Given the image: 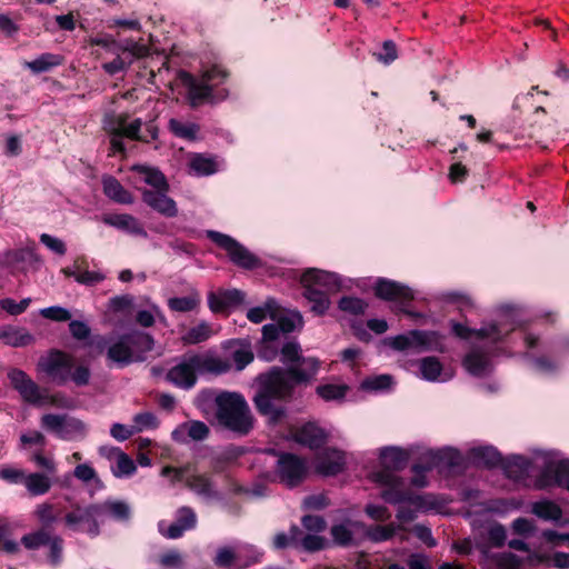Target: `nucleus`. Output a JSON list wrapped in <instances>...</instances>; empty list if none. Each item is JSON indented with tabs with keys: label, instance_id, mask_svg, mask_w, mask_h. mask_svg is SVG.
Segmentation results:
<instances>
[{
	"label": "nucleus",
	"instance_id": "60",
	"mask_svg": "<svg viewBox=\"0 0 569 569\" xmlns=\"http://www.w3.org/2000/svg\"><path fill=\"white\" fill-rule=\"evenodd\" d=\"M40 315L49 320L63 322L71 320V312L60 306H52L40 310Z\"/></svg>",
	"mask_w": 569,
	"mask_h": 569
},
{
	"label": "nucleus",
	"instance_id": "29",
	"mask_svg": "<svg viewBox=\"0 0 569 569\" xmlns=\"http://www.w3.org/2000/svg\"><path fill=\"white\" fill-rule=\"evenodd\" d=\"M132 171L143 174L144 182L151 187H153L154 191H169V183L166 176L156 167H149L146 164H134L131 168Z\"/></svg>",
	"mask_w": 569,
	"mask_h": 569
},
{
	"label": "nucleus",
	"instance_id": "3",
	"mask_svg": "<svg viewBox=\"0 0 569 569\" xmlns=\"http://www.w3.org/2000/svg\"><path fill=\"white\" fill-rule=\"evenodd\" d=\"M300 283L302 296L311 305L310 311L318 317L326 315L331 305L330 295L338 292L341 287L337 273L316 268L305 270Z\"/></svg>",
	"mask_w": 569,
	"mask_h": 569
},
{
	"label": "nucleus",
	"instance_id": "64",
	"mask_svg": "<svg viewBox=\"0 0 569 569\" xmlns=\"http://www.w3.org/2000/svg\"><path fill=\"white\" fill-rule=\"evenodd\" d=\"M36 515L43 528H50L56 521L57 517L53 513V505L44 502L37 507Z\"/></svg>",
	"mask_w": 569,
	"mask_h": 569
},
{
	"label": "nucleus",
	"instance_id": "36",
	"mask_svg": "<svg viewBox=\"0 0 569 569\" xmlns=\"http://www.w3.org/2000/svg\"><path fill=\"white\" fill-rule=\"evenodd\" d=\"M349 386L346 383L333 385V383H325L319 385L316 388V393L323 399L325 401H337L342 402L349 391Z\"/></svg>",
	"mask_w": 569,
	"mask_h": 569
},
{
	"label": "nucleus",
	"instance_id": "8",
	"mask_svg": "<svg viewBox=\"0 0 569 569\" xmlns=\"http://www.w3.org/2000/svg\"><path fill=\"white\" fill-rule=\"evenodd\" d=\"M442 336L437 331L411 330L407 335H398L389 338V346L398 351H405L412 347L425 350H439Z\"/></svg>",
	"mask_w": 569,
	"mask_h": 569
},
{
	"label": "nucleus",
	"instance_id": "39",
	"mask_svg": "<svg viewBox=\"0 0 569 569\" xmlns=\"http://www.w3.org/2000/svg\"><path fill=\"white\" fill-rule=\"evenodd\" d=\"M212 333L213 331L211 326L206 321H201L197 326L191 327L182 336V341L184 345H198L207 341L212 336Z\"/></svg>",
	"mask_w": 569,
	"mask_h": 569
},
{
	"label": "nucleus",
	"instance_id": "42",
	"mask_svg": "<svg viewBox=\"0 0 569 569\" xmlns=\"http://www.w3.org/2000/svg\"><path fill=\"white\" fill-rule=\"evenodd\" d=\"M200 296L194 292L184 297H173L168 300V307L172 311L189 312L200 305Z\"/></svg>",
	"mask_w": 569,
	"mask_h": 569
},
{
	"label": "nucleus",
	"instance_id": "52",
	"mask_svg": "<svg viewBox=\"0 0 569 569\" xmlns=\"http://www.w3.org/2000/svg\"><path fill=\"white\" fill-rule=\"evenodd\" d=\"M396 535V527L393 525H375L367 529L368 538L373 542H383L392 539Z\"/></svg>",
	"mask_w": 569,
	"mask_h": 569
},
{
	"label": "nucleus",
	"instance_id": "38",
	"mask_svg": "<svg viewBox=\"0 0 569 569\" xmlns=\"http://www.w3.org/2000/svg\"><path fill=\"white\" fill-rule=\"evenodd\" d=\"M463 366L472 376L480 377L486 372L489 359L479 351H471L465 356Z\"/></svg>",
	"mask_w": 569,
	"mask_h": 569
},
{
	"label": "nucleus",
	"instance_id": "57",
	"mask_svg": "<svg viewBox=\"0 0 569 569\" xmlns=\"http://www.w3.org/2000/svg\"><path fill=\"white\" fill-rule=\"evenodd\" d=\"M174 521L186 530H191L197 526V515L192 508L181 507L177 511V518Z\"/></svg>",
	"mask_w": 569,
	"mask_h": 569
},
{
	"label": "nucleus",
	"instance_id": "22",
	"mask_svg": "<svg viewBox=\"0 0 569 569\" xmlns=\"http://www.w3.org/2000/svg\"><path fill=\"white\" fill-rule=\"evenodd\" d=\"M127 114H120L117 119V127L110 130V136H121L133 141L149 142V140L140 133L142 120L136 118L130 123H127Z\"/></svg>",
	"mask_w": 569,
	"mask_h": 569
},
{
	"label": "nucleus",
	"instance_id": "11",
	"mask_svg": "<svg viewBox=\"0 0 569 569\" xmlns=\"http://www.w3.org/2000/svg\"><path fill=\"white\" fill-rule=\"evenodd\" d=\"M551 486L566 488L569 491V459L557 463H548L536 479L538 489H547Z\"/></svg>",
	"mask_w": 569,
	"mask_h": 569
},
{
	"label": "nucleus",
	"instance_id": "20",
	"mask_svg": "<svg viewBox=\"0 0 569 569\" xmlns=\"http://www.w3.org/2000/svg\"><path fill=\"white\" fill-rule=\"evenodd\" d=\"M106 353L107 359L118 368H124L136 362L124 335L113 340L112 343L109 345Z\"/></svg>",
	"mask_w": 569,
	"mask_h": 569
},
{
	"label": "nucleus",
	"instance_id": "9",
	"mask_svg": "<svg viewBox=\"0 0 569 569\" xmlns=\"http://www.w3.org/2000/svg\"><path fill=\"white\" fill-rule=\"evenodd\" d=\"M376 298L395 302L397 306L410 303L415 299L413 290L405 283L388 278H378L373 286Z\"/></svg>",
	"mask_w": 569,
	"mask_h": 569
},
{
	"label": "nucleus",
	"instance_id": "56",
	"mask_svg": "<svg viewBox=\"0 0 569 569\" xmlns=\"http://www.w3.org/2000/svg\"><path fill=\"white\" fill-rule=\"evenodd\" d=\"M30 303V298H24L20 302H16L11 298H3L0 300V308L11 316H19L28 309Z\"/></svg>",
	"mask_w": 569,
	"mask_h": 569
},
{
	"label": "nucleus",
	"instance_id": "5",
	"mask_svg": "<svg viewBox=\"0 0 569 569\" xmlns=\"http://www.w3.org/2000/svg\"><path fill=\"white\" fill-rule=\"evenodd\" d=\"M206 236L227 252L229 260L234 266L244 270H256L262 267V260L231 236L216 230H208Z\"/></svg>",
	"mask_w": 569,
	"mask_h": 569
},
{
	"label": "nucleus",
	"instance_id": "18",
	"mask_svg": "<svg viewBox=\"0 0 569 569\" xmlns=\"http://www.w3.org/2000/svg\"><path fill=\"white\" fill-rule=\"evenodd\" d=\"M104 224L114 227L133 236L147 237V231L138 219L128 213H107L102 216Z\"/></svg>",
	"mask_w": 569,
	"mask_h": 569
},
{
	"label": "nucleus",
	"instance_id": "45",
	"mask_svg": "<svg viewBox=\"0 0 569 569\" xmlns=\"http://www.w3.org/2000/svg\"><path fill=\"white\" fill-rule=\"evenodd\" d=\"M430 455L435 462V467L445 465L447 467L453 468V467H458L461 462L460 452L452 448H447V449H442V450H438V451H431Z\"/></svg>",
	"mask_w": 569,
	"mask_h": 569
},
{
	"label": "nucleus",
	"instance_id": "28",
	"mask_svg": "<svg viewBox=\"0 0 569 569\" xmlns=\"http://www.w3.org/2000/svg\"><path fill=\"white\" fill-rule=\"evenodd\" d=\"M409 455L403 449L397 447L383 448L380 452V466L401 471L406 468Z\"/></svg>",
	"mask_w": 569,
	"mask_h": 569
},
{
	"label": "nucleus",
	"instance_id": "26",
	"mask_svg": "<svg viewBox=\"0 0 569 569\" xmlns=\"http://www.w3.org/2000/svg\"><path fill=\"white\" fill-rule=\"evenodd\" d=\"M470 457L475 465L483 466L488 469L500 467L503 459L500 451L492 446L472 448Z\"/></svg>",
	"mask_w": 569,
	"mask_h": 569
},
{
	"label": "nucleus",
	"instance_id": "58",
	"mask_svg": "<svg viewBox=\"0 0 569 569\" xmlns=\"http://www.w3.org/2000/svg\"><path fill=\"white\" fill-rule=\"evenodd\" d=\"M254 359V355L249 346L241 347L232 352V360L237 371L243 370Z\"/></svg>",
	"mask_w": 569,
	"mask_h": 569
},
{
	"label": "nucleus",
	"instance_id": "30",
	"mask_svg": "<svg viewBox=\"0 0 569 569\" xmlns=\"http://www.w3.org/2000/svg\"><path fill=\"white\" fill-rule=\"evenodd\" d=\"M63 61L64 58L61 54L44 52L32 61H24L23 66L31 72L39 74L61 66Z\"/></svg>",
	"mask_w": 569,
	"mask_h": 569
},
{
	"label": "nucleus",
	"instance_id": "59",
	"mask_svg": "<svg viewBox=\"0 0 569 569\" xmlns=\"http://www.w3.org/2000/svg\"><path fill=\"white\" fill-rule=\"evenodd\" d=\"M228 77L229 72L219 64H212L210 68L203 70L201 74L202 81L208 84L214 81L222 83Z\"/></svg>",
	"mask_w": 569,
	"mask_h": 569
},
{
	"label": "nucleus",
	"instance_id": "51",
	"mask_svg": "<svg viewBox=\"0 0 569 569\" xmlns=\"http://www.w3.org/2000/svg\"><path fill=\"white\" fill-rule=\"evenodd\" d=\"M395 472L397 471L393 469L381 467L379 470L373 472L372 477L375 482L385 487L405 486L403 479Z\"/></svg>",
	"mask_w": 569,
	"mask_h": 569
},
{
	"label": "nucleus",
	"instance_id": "44",
	"mask_svg": "<svg viewBox=\"0 0 569 569\" xmlns=\"http://www.w3.org/2000/svg\"><path fill=\"white\" fill-rule=\"evenodd\" d=\"M532 512L543 520H559L562 516L561 508L549 500L533 503Z\"/></svg>",
	"mask_w": 569,
	"mask_h": 569
},
{
	"label": "nucleus",
	"instance_id": "54",
	"mask_svg": "<svg viewBox=\"0 0 569 569\" xmlns=\"http://www.w3.org/2000/svg\"><path fill=\"white\" fill-rule=\"evenodd\" d=\"M190 167L198 174L202 176L212 174L217 170V164L214 160L207 158L202 154H196L190 162Z\"/></svg>",
	"mask_w": 569,
	"mask_h": 569
},
{
	"label": "nucleus",
	"instance_id": "49",
	"mask_svg": "<svg viewBox=\"0 0 569 569\" xmlns=\"http://www.w3.org/2000/svg\"><path fill=\"white\" fill-rule=\"evenodd\" d=\"M419 368L422 378L428 381H436L442 372V365L436 357L422 358Z\"/></svg>",
	"mask_w": 569,
	"mask_h": 569
},
{
	"label": "nucleus",
	"instance_id": "7",
	"mask_svg": "<svg viewBox=\"0 0 569 569\" xmlns=\"http://www.w3.org/2000/svg\"><path fill=\"white\" fill-rule=\"evenodd\" d=\"M73 367V357L60 349H50L47 356L41 357L38 362L39 370L58 386H64L69 381Z\"/></svg>",
	"mask_w": 569,
	"mask_h": 569
},
{
	"label": "nucleus",
	"instance_id": "2",
	"mask_svg": "<svg viewBox=\"0 0 569 569\" xmlns=\"http://www.w3.org/2000/svg\"><path fill=\"white\" fill-rule=\"evenodd\" d=\"M216 418L224 429L238 436H247L254 426L250 407L240 392L221 391L214 399Z\"/></svg>",
	"mask_w": 569,
	"mask_h": 569
},
{
	"label": "nucleus",
	"instance_id": "47",
	"mask_svg": "<svg viewBox=\"0 0 569 569\" xmlns=\"http://www.w3.org/2000/svg\"><path fill=\"white\" fill-rule=\"evenodd\" d=\"M49 542H51V536L44 528L21 537V543L28 550H37Z\"/></svg>",
	"mask_w": 569,
	"mask_h": 569
},
{
	"label": "nucleus",
	"instance_id": "16",
	"mask_svg": "<svg viewBox=\"0 0 569 569\" xmlns=\"http://www.w3.org/2000/svg\"><path fill=\"white\" fill-rule=\"evenodd\" d=\"M129 348L132 352L136 362H143L147 360V353L150 352L154 347V339L151 335L133 330L123 333Z\"/></svg>",
	"mask_w": 569,
	"mask_h": 569
},
{
	"label": "nucleus",
	"instance_id": "34",
	"mask_svg": "<svg viewBox=\"0 0 569 569\" xmlns=\"http://www.w3.org/2000/svg\"><path fill=\"white\" fill-rule=\"evenodd\" d=\"M114 455L117 457V465L112 467V475L116 478L130 477L136 470L134 461L119 448H110L108 456Z\"/></svg>",
	"mask_w": 569,
	"mask_h": 569
},
{
	"label": "nucleus",
	"instance_id": "15",
	"mask_svg": "<svg viewBox=\"0 0 569 569\" xmlns=\"http://www.w3.org/2000/svg\"><path fill=\"white\" fill-rule=\"evenodd\" d=\"M345 463L342 451L327 448L317 457L316 471L326 477L337 476L343 471Z\"/></svg>",
	"mask_w": 569,
	"mask_h": 569
},
{
	"label": "nucleus",
	"instance_id": "63",
	"mask_svg": "<svg viewBox=\"0 0 569 569\" xmlns=\"http://www.w3.org/2000/svg\"><path fill=\"white\" fill-rule=\"evenodd\" d=\"M330 532L333 541L339 546L347 547L352 542V532L345 525H333Z\"/></svg>",
	"mask_w": 569,
	"mask_h": 569
},
{
	"label": "nucleus",
	"instance_id": "35",
	"mask_svg": "<svg viewBox=\"0 0 569 569\" xmlns=\"http://www.w3.org/2000/svg\"><path fill=\"white\" fill-rule=\"evenodd\" d=\"M279 306L273 298L267 299L263 306L248 310L247 318L253 323H261L269 316L272 320L278 318Z\"/></svg>",
	"mask_w": 569,
	"mask_h": 569
},
{
	"label": "nucleus",
	"instance_id": "31",
	"mask_svg": "<svg viewBox=\"0 0 569 569\" xmlns=\"http://www.w3.org/2000/svg\"><path fill=\"white\" fill-rule=\"evenodd\" d=\"M238 569H247L262 562L264 552L253 545H240L236 547Z\"/></svg>",
	"mask_w": 569,
	"mask_h": 569
},
{
	"label": "nucleus",
	"instance_id": "13",
	"mask_svg": "<svg viewBox=\"0 0 569 569\" xmlns=\"http://www.w3.org/2000/svg\"><path fill=\"white\" fill-rule=\"evenodd\" d=\"M246 295L239 289H226L208 293V307L213 313H227L229 309L240 306Z\"/></svg>",
	"mask_w": 569,
	"mask_h": 569
},
{
	"label": "nucleus",
	"instance_id": "33",
	"mask_svg": "<svg viewBox=\"0 0 569 569\" xmlns=\"http://www.w3.org/2000/svg\"><path fill=\"white\" fill-rule=\"evenodd\" d=\"M51 486V480L46 473L31 472L26 476L24 487L31 497H39L48 493Z\"/></svg>",
	"mask_w": 569,
	"mask_h": 569
},
{
	"label": "nucleus",
	"instance_id": "27",
	"mask_svg": "<svg viewBox=\"0 0 569 569\" xmlns=\"http://www.w3.org/2000/svg\"><path fill=\"white\" fill-rule=\"evenodd\" d=\"M187 487L199 496L210 499L220 498V493L218 490L214 489L211 477L206 473L190 476L187 479Z\"/></svg>",
	"mask_w": 569,
	"mask_h": 569
},
{
	"label": "nucleus",
	"instance_id": "4",
	"mask_svg": "<svg viewBox=\"0 0 569 569\" xmlns=\"http://www.w3.org/2000/svg\"><path fill=\"white\" fill-rule=\"evenodd\" d=\"M230 369L231 363L229 360L213 356L192 355L169 369L166 379L178 388L189 390L197 383V372L222 375Z\"/></svg>",
	"mask_w": 569,
	"mask_h": 569
},
{
	"label": "nucleus",
	"instance_id": "24",
	"mask_svg": "<svg viewBox=\"0 0 569 569\" xmlns=\"http://www.w3.org/2000/svg\"><path fill=\"white\" fill-rule=\"evenodd\" d=\"M103 193L112 201L121 204H131L133 197L120 181L113 176H104L102 178Z\"/></svg>",
	"mask_w": 569,
	"mask_h": 569
},
{
	"label": "nucleus",
	"instance_id": "53",
	"mask_svg": "<svg viewBox=\"0 0 569 569\" xmlns=\"http://www.w3.org/2000/svg\"><path fill=\"white\" fill-rule=\"evenodd\" d=\"M402 487L403 486L386 487V489L381 491V498L390 505L410 501L411 498L409 492L402 490Z\"/></svg>",
	"mask_w": 569,
	"mask_h": 569
},
{
	"label": "nucleus",
	"instance_id": "41",
	"mask_svg": "<svg viewBox=\"0 0 569 569\" xmlns=\"http://www.w3.org/2000/svg\"><path fill=\"white\" fill-rule=\"evenodd\" d=\"M368 306L366 300L353 296H342L338 301V308L351 316L365 315Z\"/></svg>",
	"mask_w": 569,
	"mask_h": 569
},
{
	"label": "nucleus",
	"instance_id": "17",
	"mask_svg": "<svg viewBox=\"0 0 569 569\" xmlns=\"http://www.w3.org/2000/svg\"><path fill=\"white\" fill-rule=\"evenodd\" d=\"M188 87V99L191 108H198L213 100V86L197 81L190 73H183Z\"/></svg>",
	"mask_w": 569,
	"mask_h": 569
},
{
	"label": "nucleus",
	"instance_id": "25",
	"mask_svg": "<svg viewBox=\"0 0 569 569\" xmlns=\"http://www.w3.org/2000/svg\"><path fill=\"white\" fill-rule=\"evenodd\" d=\"M100 511L101 508L98 507L97 503H91L86 507L76 505L72 511L64 516V523L68 528L77 530L80 523L87 522L92 518H99Z\"/></svg>",
	"mask_w": 569,
	"mask_h": 569
},
{
	"label": "nucleus",
	"instance_id": "1",
	"mask_svg": "<svg viewBox=\"0 0 569 569\" xmlns=\"http://www.w3.org/2000/svg\"><path fill=\"white\" fill-rule=\"evenodd\" d=\"M319 369V359L302 356L297 365L273 366L260 372L256 377L252 397L256 411L264 417L269 425H279L288 416L284 405L296 398V389L309 385Z\"/></svg>",
	"mask_w": 569,
	"mask_h": 569
},
{
	"label": "nucleus",
	"instance_id": "10",
	"mask_svg": "<svg viewBox=\"0 0 569 569\" xmlns=\"http://www.w3.org/2000/svg\"><path fill=\"white\" fill-rule=\"evenodd\" d=\"M8 379L23 401L38 407L44 405V396L41 393L40 387L23 370L11 369L8 372Z\"/></svg>",
	"mask_w": 569,
	"mask_h": 569
},
{
	"label": "nucleus",
	"instance_id": "46",
	"mask_svg": "<svg viewBox=\"0 0 569 569\" xmlns=\"http://www.w3.org/2000/svg\"><path fill=\"white\" fill-rule=\"evenodd\" d=\"M236 547H221L217 550L213 563L220 569H238Z\"/></svg>",
	"mask_w": 569,
	"mask_h": 569
},
{
	"label": "nucleus",
	"instance_id": "61",
	"mask_svg": "<svg viewBox=\"0 0 569 569\" xmlns=\"http://www.w3.org/2000/svg\"><path fill=\"white\" fill-rule=\"evenodd\" d=\"M184 426L187 427L188 436L194 441H202L209 437L210 429L202 421L193 420Z\"/></svg>",
	"mask_w": 569,
	"mask_h": 569
},
{
	"label": "nucleus",
	"instance_id": "6",
	"mask_svg": "<svg viewBox=\"0 0 569 569\" xmlns=\"http://www.w3.org/2000/svg\"><path fill=\"white\" fill-rule=\"evenodd\" d=\"M276 473L280 483L288 488L300 486L308 476V465L305 458L292 452H278Z\"/></svg>",
	"mask_w": 569,
	"mask_h": 569
},
{
	"label": "nucleus",
	"instance_id": "32",
	"mask_svg": "<svg viewBox=\"0 0 569 569\" xmlns=\"http://www.w3.org/2000/svg\"><path fill=\"white\" fill-rule=\"evenodd\" d=\"M101 508L99 518L103 516H110L117 521H127L131 517V510L128 503L120 500H106L102 503H97Z\"/></svg>",
	"mask_w": 569,
	"mask_h": 569
},
{
	"label": "nucleus",
	"instance_id": "55",
	"mask_svg": "<svg viewBox=\"0 0 569 569\" xmlns=\"http://www.w3.org/2000/svg\"><path fill=\"white\" fill-rule=\"evenodd\" d=\"M327 546L326 538L318 535H303L299 539V548L307 552H317L323 550Z\"/></svg>",
	"mask_w": 569,
	"mask_h": 569
},
{
	"label": "nucleus",
	"instance_id": "40",
	"mask_svg": "<svg viewBox=\"0 0 569 569\" xmlns=\"http://www.w3.org/2000/svg\"><path fill=\"white\" fill-rule=\"evenodd\" d=\"M169 130L177 137L188 141H194L200 127L197 123H184L174 118L169 120Z\"/></svg>",
	"mask_w": 569,
	"mask_h": 569
},
{
	"label": "nucleus",
	"instance_id": "23",
	"mask_svg": "<svg viewBox=\"0 0 569 569\" xmlns=\"http://www.w3.org/2000/svg\"><path fill=\"white\" fill-rule=\"evenodd\" d=\"M0 340L13 348L27 347L34 341V337L23 328L0 326Z\"/></svg>",
	"mask_w": 569,
	"mask_h": 569
},
{
	"label": "nucleus",
	"instance_id": "48",
	"mask_svg": "<svg viewBox=\"0 0 569 569\" xmlns=\"http://www.w3.org/2000/svg\"><path fill=\"white\" fill-rule=\"evenodd\" d=\"M280 361L287 366L297 365L302 357L301 346L298 341H287L279 348Z\"/></svg>",
	"mask_w": 569,
	"mask_h": 569
},
{
	"label": "nucleus",
	"instance_id": "43",
	"mask_svg": "<svg viewBox=\"0 0 569 569\" xmlns=\"http://www.w3.org/2000/svg\"><path fill=\"white\" fill-rule=\"evenodd\" d=\"M84 433L86 426L81 420L66 416L58 438L70 441Z\"/></svg>",
	"mask_w": 569,
	"mask_h": 569
},
{
	"label": "nucleus",
	"instance_id": "50",
	"mask_svg": "<svg viewBox=\"0 0 569 569\" xmlns=\"http://www.w3.org/2000/svg\"><path fill=\"white\" fill-rule=\"evenodd\" d=\"M393 382L390 375H378L368 377L360 383V389L365 391H382L391 387Z\"/></svg>",
	"mask_w": 569,
	"mask_h": 569
},
{
	"label": "nucleus",
	"instance_id": "37",
	"mask_svg": "<svg viewBox=\"0 0 569 569\" xmlns=\"http://www.w3.org/2000/svg\"><path fill=\"white\" fill-rule=\"evenodd\" d=\"M302 536V530L297 526L292 525L289 532H278L272 541V546L277 550H283L289 547L299 548V539Z\"/></svg>",
	"mask_w": 569,
	"mask_h": 569
},
{
	"label": "nucleus",
	"instance_id": "62",
	"mask_svg": "<svg viewBox=\"0 0 569 569\" xmlns=\"http://www.w3.org/2000/svg\"><path fill=\"white\" fill-rule=\"evenodd\" d=\"M27 473L22 469L11 467L0 468V479L10 485H24Z\"/></svg>",
	"mask_w": 569,
	"mask_h": 569
},
{
	"label": "nucleus",
	"instance_id": "14",
	"mask_svg": "<svg viewBox=\"0 0 569 569\" xmlns=\"http://www.w3.org/2000/svg\"><path fill=\"white\" fill-rule=\"evenodd\" d=\"M168 191H153L150 189H143L141 191L142 201L149 206L152 210L167 217L173 218L178 214V208L176 201L167 196Z\"/></svg>",
	"mask_w": 569,
	"mask_h": 569
},
{
	"label": "nucleus",
	"instance_id": "12",
	"mask_svg": "<svg viewBox=\"0 0 569 569\" xmlns=\"http://www.w3.org/2000/svg\"><path fill=\"white\" fill-rule=\"evenodd\" d=\"M328 437V432L313 421H308L292 431V440L310 450L321 449Z\"/></svg>",
	"mask_w": 569,
	"mask_h": 569
},
{
	"label": "nucleus",
	"instance_id": "21",
	"mask_svg": "<svg viewBox=\"0 0 569 569\" xmlns=\"http://www.w3.org/2000/svg\"><path fill=\"white\" fill-rule=\"evenodd\" d=\"M513 330L515 326L512 323L507 325L503 322L492 321L479 329H472V337L480 340L491 339L493 343H500L503 342Z\"/></svg>",
	"mask_w": 569,
	"mask_h": 569
},
{
	"label": "nucleus",
	"instance_id": "19",
	"mask_svg": "<svg viewBox=\"0 0 569 569\" xmlns=\"http://www.w3.org/2000/svg\"><path fill=\"white\" fill-rule=\"evenodd\" d=\"M532 462L521 455H513L502 459L500 468L507 478L521 481L528 478Z\"/></svg>",
	"mask_w": 569,
	"mask_h": 569
}]
</instances>
